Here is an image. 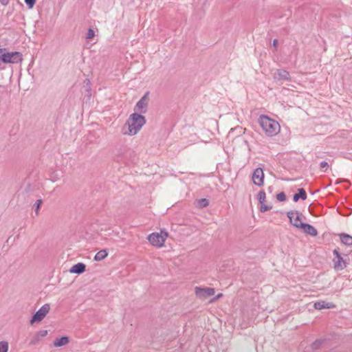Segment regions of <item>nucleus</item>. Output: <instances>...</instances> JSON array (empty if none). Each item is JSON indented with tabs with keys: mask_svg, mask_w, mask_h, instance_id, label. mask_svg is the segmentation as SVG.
I'll list each match as a JSON object with an SVG mask.
<instances>
[{
	"mask_svg": "<svg viewBox=\"0 0 352 352\" xmlns=\"http://www.w3.org/2000/svg\"><path fill=\"white\" fill-rule=\"evenodd\" d=\"M145 124V117L134 112L129 116L122 126V133L124 135L133 136L142 129Z\"/></svg>",
	"mask_w": 352,
	"mask_h": 352,
	"instance_id": "1",
	"label": "nucleus"
},
{
	"mask_svg": "<svg viewBox=\"0 0 352 352\" xmlns=\"http://www.w3.org/2000/svg\"><path fill=\"white\" fill-rule=\"evenodd\" d=\"M258 122L263 133L267 137H274L280 131V125L278 122L267 116H261L258 118Z\"/></svg>",
	"mask_w": 352,
	"mask_h": 352,
	"instance_id": "2",
	"label": "nucleus"
},
{
	"mask_svg": "<svg viewBox=\"0 0 352 352\" xmlns=\"http://www.w3.org/2000/svg\"><path fill=\"white\" fill-rule=\"evenodd\" d=\"M168 237V233L165 230H161L160 232H152L148 236L147 239L152 246L161 248L164 246Z\"/></svg>",
	"mask_w": 352,
	"mask_h": 352,
	"instance_id": "3",
	"label": "nucleus"
},
{
	"mask_svg": "<svg viewBox=\"0 0 352 352\" xmlns=\"http://www.w3.org/2000/svg\"><path fill=\"white\" fill-rule=\"evenodd\" d=\"M0 58L4 63H17L21 61L22 56L18 52H12L0 54Z\"/></svg>",
	"mask_w": 352,
	"mask_h": 352,
	"instance_id": "4",
	"label": "nucleus"
},
{
	"mask_svg": "<svg viewBox=\"0 0 352 352\" xmlns=\"http://www.w3.org/2000/svg\"><path fill=\"white\" fill-rule=\"evenodd\" d=\"M214 293V289L211 287H196L195 288L196 296L201 300H206L208 297L213 296Z\"/></svg>",
	"mask_w": 352,
	"mask_h": 352,
	"instance_id": "5",
	"label": "nucleus"
},
{
	"mask_svg": "<svg viewBox=\"0 0 352 352\" xmlns=\"http://www.w3.org/2000/svg\"><path fill=\"white\" fill-rule=\"evenodd\" d=\"M50 307L48 304H45L42 306L33 316L30 323L39 322L43 320L46 315L49 313Z\"/></svg>",
	"mask_w": 352,
	"mask_h": 352,
	"instance_id": "6",
	"label": "nucleus"
},
{
	"mask_svg": "<svg viewBox=\"0 0 352 352\" xmlns=\"http://www.w3.org/2000/svg\"><path fill=\"white\" fill-rule=\"evenodd\" d=\"M287 217H289L291 223L297 228H301L304 223L302 222V216L297 211H292L288 212Z\"/></svg>",
	"mask_w": 352,
	"mask_h": 352,
	"instance_id": "7",
	"label": "nucleus"
},
{
	"mask_svg": "<svg viewBox=\"0 0 352 352\" xmlns=\"http://www.w3.org/2000/svg\"><path fill=\"white\" fill-rule=\"evenodd\" d=\"M148 94L146 93L145 95L137 102L135 106L134 110L136 113H145L148 106Z\"/></svg>",
	"mask_w": 352,
	"mask_h": 352,
	"instance_id": "8",
	"label": "nucleus"
},
{
	"mask_svg": "<svg viewBox=\"0 0 352 352\" xmlns=\"http://www.w3.org/2000/svg\"><path fill=\"white\" fill-rule=\"evenodd\" d=\"M264 173L261 168H257L253 173L252 181L256 186H261L264 183Z\"/></svg>",
	"mask_w": 352,
	"mask_h": 352,
	"instance_id": "9",
	"label": "nucleus"
},
{
	"mask_svg": "<svg viewBox=\"0 0 352 352\" xmlns=\"http://www.w3.org/2000/svg\"><path fill=\"white\" fill-rule=\"evenodd\" d=\"M333 254L336 257L333 259L334 268L336 270H342L346 267L345 261L343 260L340 253L337 250L333 251Z\"/></svg>",
	"mask_w": 352,
	"mask_h": 352,
	"instance_id": "10",
	"label": "nucleus"
},
{
	"mask_svg": "<svg viewBox=\"0 0 352 352\" xmlns=\"http://www.w3.org/2000/svg\"><path fill=\"white\" fill-rule=\"evenodd\" d=\"M305 233L308 234L312 236H316L318 234L317 230L312 226L304 223L300 228Z\"/></svg>",
	"mask_w": 352,
	"mask_h": 352,
	"instance_id": "11",
	"label": "nucleus"
},
{
	"mask_svg": "<svg viewBox=\"0 0 352 352\" xmlns=\"http://www.w3.org/2000/svg\"><path fill=\"white\" fill-rule=\"evenodd\" d=\"M314 307L316 309H331L336 305L333 302H326L325 301H318L314 303Z\"/></svg>",
	"mask_w": 352,
	"mask_h": 352,
	"instance_id": "12",
	"label": "nucleus"
},
{
	"mask_svg": "<svg viewBox=\"0 0 352 352\" xmlns=\"http://www.w3.org/2000/svg\"><path fill=\"white\" fill-rule=\"evenodd\" d=\"M86 266L82 263H78L74 265H73L69 272L72 274H80L83 273L85 271Z\"/></svg>",
	"mask_w": 352,
	"mask_h": 352,
	"instance_id": "13",
	"label": "nucleus"
},
{
	"mask_svg": "<svg viewBox=\"0 0 352 352\" xmlns=\"http://www.w3.org/2000/svg\"><path fill=\"white\" fill-rule=\"evenodd\" d=\"M69 343V338L67 336L62 337L60 338L56 339L54 341V346L55 347H60L65 346Z\"/></svg>",
	"mask_w": 352,
	"mask_h": 352,
	"instance_id": "14",
	"label": "nucleus"
},
{
	"mask_svg": "<svg viewBox=\"0 0 352 352\" xmlns=\"http://www.w3.org/2000/svg\"><path fill=\"white\" fill-rule=\"evenodd\" d=\"M48 333V331L47 330H42L38 332H37L33 340L31 342V344H36L37 342L40 340L41 338H45Z\"/></svg>",
	"mask_w": 352,
	"mask_h": 352,
	"instance_id": "15",
	"label": "nucleus"
},
{
	"mask_svg": "<svg viewBox=\"0 0 352 352\" xmlns=\"http://www.w3.org/2000/svg\"><path fill=\"white\" fill-rule=\"evenodd\" d=\"M108 256V252L107 250H102L98 252L95 256L94 260L96 261H100L104 259Z\"/></svg>",
	"mask_w": 352,
	"mask_h": 352,
	"instance_id": "16",
	"label": "nucleus"
},
{
	"mask_svg": "<svg viewBox=\"0 0 352 352\" xmlns=\"http://www.w3.org/2000/svg\"><path fill=\"white\" fill-rule=\"evenodd\" d=\"M300 198L302 200H305L307 199V194L303 188L298 190V193H296L294 195L293 199L294 201H298Z\"/></svg>",
	"mask_w": 352,
	"mask_h": 352,
	"instance_id": "17",
	"label": "nucleus"
},
{
	"mask_svg": "<svg viewBox=\"0 0 352 352\" xmlns=\"http://www.w3.org/2000/svg\"><path fill=\"white\" fill-rule=\"evenodd\" d=\"M340 237L342 243L346 245H352V236L342 234L340 235Z\"/></svg>",
	"mask_w": 352,
	"mask_h": 352,
	"instance_id": "18",
	"label": "nucleus"
},
{
	"mask_svg": "<svg viewBox=\"0 0 352 352\" xmlns=\"http://www.w3.org/2000/svg\"><path fill=\"white\" fill-rule=\"evenodd\" d=\"M9 349V344L7 341L0 342V352H8Z\"/></svg>",
	"mask_w": 352,
	"mask_h": 352,
	"instance_id": "19",
	"label": "nucleus"
},
{
	"mask_svg": "<svg viewBox=\"0 0 352 352\" xmlns=\"http://www.w3.org/2000/svg\"><path fill=\"white\" fill-rule=\"evenodd\" d=\"M258 199L260 202V204H263L265 201V199H266V195H265V192H263V191H261L258 192Z\"/></svg>",
	"mask_w": 352,
	"mask_h": 352,
	"instance_id": "20",
	"label": "nucleus"
},
{
	"mask_svg": "<svg viewBox=\"0 0 352 352\" xmlns=\"http://www.w3.org/2000/svg\"><path fill=\"white\" fill-rule=\"evenodd\" d=\"M271 208H272V207L270 206L266 205L265 204V202L263 203V204H261L260 210L262 212H266V211L269 210Z\"/></svg>",
	"mask_w": 352,
	"mask_h": 352,
	"instance_id": "21",
	"label": "nucleus"
},
{
	"mask_svg": "<svg viewBox=\"0 0 352 352\" xmlns=\"http://www.w3.org/2000/svg\"><path fill=\"white\" fill-rule=\"evenodd\" d=\"M36 0H25V3L28 6L29 8H32Z\"/></svg>",
	"mask_w": 352,
	"mask_h": 352,
	"instance_id": "22",
	"label": "nucleus"
},
{
	"mask_svg": "<svg viewBox=\"0 0 352 352\" xmlns=\"http://www.w3.org/2000/svg\"><path fill=\"white\" fill-rule=\"evenodd\" d=\"M94 36H95L94 31L92 29H89L87 32V38L88 39H91L94 37Z\"/></svg>",
	"mask_w": 352,
	"mask_h": 352,
	"instance_id": "23",
	"label": "nucleus"
},
{
	"mask_svg": "<svg viewBox=\"0 0 352 352\" xmlns=\"http://www.w3.org/2000/svg\"><path fill=\"white\" fill-rule=\"evenodd\" d=\"M277 199L280 201H283L285 200V195L283 192H280L279 194L277 195Z\"/></svg>",
	"mask_w": 352,
	"mask_h": 352,
	"instance_id": "24",
	"label": "nucleus"
},
{
	"mask_svg": "<svg viewBox=\"0 0 352 352\" xmlns=\"http://www.w3.org/2000/svg\"><path fill=\"white\" fill-rule=\"evenodd\" d=\"M199 202L204 207H206L208 205V201L206 199H200V200H199Z\"/></svg>",
	"mask_w": 352,
	"mask_h": 352,
	"instance_id": "25",
	"label": "nucleus"
},
{
	"mask_svg": "<svg viewBox=\"0 0 352 352\" xmlns=\"http://www.w3.org/2000/svg\"><path fill=\"white\" fill-rule=\"evenodd\" d=\"M41 204H42V200L41 199H38L37 201H36V213L38 212V210L40 209Z\"/></svg>",
	"mask_w": 352,
	"mask_h": 352,
	"instance_id": "26",
	"label": "nucleus"
},
{
	"mask_svg": "<svg viewBox=\"0 0 352 352\" xmlns=\"http://www.w3.org/2000/svg\"><path fill=\"white\" fill-rule=\"evenodd\" d=\"M320 167H321V168H324L325 170H327L329 167V164L326 162H322L320 163Z\"/></svg>",
	"mask_w": 352,
	"mask_h": 352,
	"instance_id": "27",
	"label": "nucleus"
},
{
	"mask_svg": "<svg viewBox=\"0 0 352 352\" xmlns=\"http://www.w3.org/2000/svg\"><path fill=\"white\" fill-rule=\"evenodd\" d=\"M223 294L221 293L217 294L214 298H212L211 300H210V302H214L215 300H218L219 298H220L221 297H222Z\"/></svg>",
	"mask_w": 352,
	"mask_h": 352,
	"instance_id": "28",
	"label": "nucleus"
},
{
	"mask_svg": "<svg viewBox=\"0 0 352 352\" xmlns=\"http://www.w3.org/2000/svg\"><path fill=\"white\" fill-rule=\"evenodd\" d=\"M10 0H0L1 3L3 6H6L9 3Z\"/></svg>",
	"mask_w": 352,
	"mask_h": 352,
	"instance_id": "29",
	"label": "nucleus"
},
{
	"mask_svg": "<svg viewBox=\"0 0 352 352\" xmlns=\"http://www.w3.org/2000/svg\"><path fill=\"white\" fill-rule=\"evenodd\" d=\"M277 43H278V41L276 39L274 40L273 45H274V47H276Z\"/></svg>",
	"mask_w": 352,
	"mask_h": 352,
	"instance_id": "30",
	"label": "nucleus"
}]
</instances>
